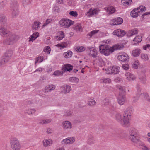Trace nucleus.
<instances>
[{"mask_svg": "<svg viewBox=\"0 0 150 150\" xmlns=\"http://www.w3.org/2000/svg\"><path fill=\"white\" fill-rule=\"evenodd\" d=\"M72 55V53L71 51H68L67 52H64L63 54L64 57L67 58L71 57Z\"/></svg>", "mask_w": 150, "mask_h": 150, "instance_id": "4c0bfd02", "label": "nucleus"}, {"mask_svg": "<svg viewBox=\"0 0 150 150\" xmlns=\"http://www.w3.org/2000/svg\"><path fill=\"white\" fill-rule=\"evenodd\" d=\"M7 21V19L5 15L3 14H0V23L1 24H4Z\"/></svg>", "mask_w": 150, "mask_h": 150, "instance_id": "7c9ffc66", "label": "nucleus"}, {"mask_svg": "<svg viewBox=\"0 0 150 150\" xmlns=\"http://www.w3.org/2000/svg\"><path fill=\"white\" fill-rule=\"evenodd\" d=\"M74 21L68 19H62L59 22L60 25L64 28H68L74 24Z\"/></svg>", "mask_w": 150, "mask_h": 150, "instance_id": "6e6552de", "label": "nucleus"}, {"mask_svg": "<svg viewBox=\"0 0 150 150\" xmlns=\"http://www.w3.org/2000/svg\"><path fill=\"white\" fill-rule=\"evenodd\" d=\"M7 4L6 1H4L0 2V10L6 6Z\"/></svg>", "mask_w": 150, "mask_h": 150, "instance_id": "de8ad7c7", "label": "nucleus"}, {"mask_svg": "<svg viewBox=\"0 0 150 150\" xmlns=\"http://www.w3.org/2000/svg\"><path fill=\"white\" fill-rule=\"evenodd\" d=\"M75 141L74 137H70L64 139L61 142L62 144H72Z\"/></svg>", "mask_w": 150, "mask_h": 150, "instance_id": "2eb2a0df", "label": "nucleus"}, {"mask_svg": "<svg viewBox=\"0 0 150 150\" xmlns=\"http://www.w3.org/2000/svg\"><path fill=\"white\" fill-rule=\"evenodd\" d=\"M68 44L66 42H62L61 44H58L56 45L57 47H60L62 48H65L67 46Z\"/></svg>", "mask_w": 150, "mask_h": 150, "instance_id": "a18cd8bd", "label": "nucleus"}, {"mask_svg": "<svg viewBox=\"0 0 150 150\" xmlns=\"http://www.w3.org/2000/svg\"><path fill=\"white\" fill-rule=\"evenodd\" d=\"M63 72H62L60 71L57 70L54 72L53 75L57 76H59L61 75L62 74Z\"/></svg>", "mask_w": 150, "mask_h": 150, "instance_id": "603ef678", "label": "nucleus"}, {"mask_svg": "<svg viewBox=\"0 0 150 150\" xmlns=\"http://www.w3.org/2000/svg\"><path fill=\"white\" fill-rule=\"evenodd\" d=\"M146 9V8L142 6H139V7L134 8L131 12V16L133 18L137 17L139 16Z\"/></svg>", "mask_w": 150, "mask_h": 150, "instance_id": "20e7f679", "label": "nucleus"}, {"mask_svg": "<svg viewBox=\"0 0 150 150\" xmlns=\"http://www.w3.org/2000/svg\"><path fill=\"white\" fill-rule=\"evenodd\" d=\"M105 9L107 12L110 14L114 13L115 11V8L112 6L106 7L105 8Z\"/></svg>", "mask_w": 150, "mask_h": 150, "instance_id": "bb28decb", "label": "nucleus"}, {"mask_svg": "<svg viewBox=\"0 0 150 150\" xmlns=\"http://www.w3.org/2000/svg\"><path fill=\"white\" fill-rule=\"evenodd\" d=\"M61 91L64 94L69 93L71 91V87L69 85H64L60 87Z\"/></svg>", "mask_w": 150, "mask_h": 150, "instance_id": "ddd939ff", "label": "nucleus"}, {"mask_svg": "<svg viewBox=\"0 0 150 150\" xmlns=\"http://www.w3.org/2000/svg\"><path fill=\"white\" fill-rule=\"evenodd\" d=\"M18 5L16 0H11L10 3V8H18Z\"/></svg>", "mask_w": 150, "mask_h": 150, "instance_id": "cd10ccee", "label": "nucleus"}, {"mask_svg": "<svg viewBox=\"0 0 150 150\" xmlns=\"http://www.w3.org/2000/svg\"><path fill=\"white\" fill-rule=\"evenodd\" d=\"M30 0H23L22 3L23 6H25L28 4Z\"/></svg>", "mask_w": 150, "mask_h": 150, "instance_id": "bf43d9fd", "label": "nucleus"}, {"mask_svg": "<svg viewBox=\"0 0 150 150\" xmlns=\"http://www.w3.org/2000/svg\"><path fill=\"white\" fill-rule=\"evenodd\" d=\"M140 81L142 83L144 84L146 82V76L144 74L139 76V78Z\"/></svg>", "mask_w": 150, "mask_h": 150, "instance_id": "c9c22d12", "label": "nucleus"}, {"mask_svg": "<svg viewBox=\"0 0 150 150\" xmlns=\"http://www.w3.org/2000/svg\"><path fill=\"white\" fill-rule=\"evenodd\" d=\"M52 21V20L51 19H47L45 22L44 23L43 25H42V28L46 26L48 24L50 23Z\"/></svg>", "mask_w": 150, "mask_h": 150, "instance_id": "8fccbe9b", "label": "nucleus"}, {"mask_svg": "<svg viewBox=\"0 0 150 150\" xmlns=\"http://www.w3.org/2000/svg\"><path fill=\"white\" fill-rule=\"evenodd\" d=\"M120 67L117 66H114L108 68L110 71L109 73L111 74H118L119 72Z\"/></svg>", "mask_w": 150, "mask_h": 150, "instance_id": "4468645a", "label": "nucleus"}, {"mask_svg": "<svg viewBox=\"0 0 150 150\" xmlns=\"http://www.w3.org/2000/svg\"><path fill=\"white\" fill-rule=\"evenodd\" d=\"M132 114V110L129 108H127L125 111L123 116L125 119L126 124H127L128 126L130 125V121L131 120V116Z\"/></svg>", "mask_w": 150, "mask_h": 150, "instance_id": "39448f33", "label": "nucleus"}, {"mask_svg": "<svg viewBox=\"0 0 150 150\" xmlns=\"http://www.w3.org/2000/svg\"><path fill=\"white\" fill-rule=\"evenodd\" d=\"M36 111V110L34 109L29 108L26 110V112L29 115L34 114Z\"/></svg>", "mask_w": 150, "mask_h": 150, "instance_id": "79ce46f5", "label": "nucleus"}, {"mask_svg": "<svg viewBox=\"0 0 150 150\" xmlns=\"http://www.w3.org/2000/svg\"><path fill=\"white\" fill-rule=\"evenodd\" d=\"M122 1L125 5H129L132 3V0H122Z\"/></svg>", "mask_w": 150, "mask_h": 150, "instance_id": "49530a36", "label": "nucleus"}, {"mask_svg": "<svg viewBox=\"0 0 150 150\" xmlns=\"http://www.w3.org/2000/svg\"><path fill=\"white\" fill-rule=\"evenodd\" d=\"M115 117L116 120L123 126L127 127H129L127 124H126V122L125 121L124 118L122 119V116L120 114L116 113Z\"/></svg>", "mask_w": 150, "mask_h": 150, "instance_id": "1a4fd4ad", "label": "nucleus"}, {"mask_svg": "<svg viewBox=\"0 0 150 150\" xmlns=\"http://www.w3.org/2000/svg\"><path fill=\"white\" fill-rule=\"evenodd\" d=\"M122 67L125 70H127L129 69V66L127 64H125L122 65Z\"/></svg>", "mask_w": 150, "mask_h": 150, "instance_id": "69168bd1", "label": "nucleus"}, {"mask_svg": "<svg viewBox=\"0 0 150 150\" xmlns=\"http://www.w3.org/2000/svg\"><path fill=\"white\" fill-rule=\"evenodd\" d=\"M98 30H95L92 31L88 33L87 35V37L89 36L90 38L93 35L98 33Z\"/></svg>", "mask_w": 150, "mask_h": 150, "instance_id": "37998d69", "label": "nucleus"}, {"mask_svg": "<svg viewBox=\"0 0 150 150\" xmlns=\"http://www.w3.org/2000/svg\"><path fill=\"white\" fill-rule=\"evenodd\" d=\"M103 105L112 108L114 109L116 107L115 103L114 100L112 99L109 98H107L103 100Z\"/></svg>", "mask_w": 150, "mask_h": 150, "instance_id": "0eeeda50", "label": "nucleus"}, {"mask_svg": "<svg viewBox=\"0 0 150 150\" xmlns=\"http://www.w3.org/2000/svg\"><path fill=\"white\" fill-rule=\"evenodd\" d=\"M118 103L120 105H123L125 100V96H118L117 98Z\"/></svg>", "mask_w": 150, "mask_h": 150, "instance_id": "5701e85b", "label": "nucleus"}, {"mask_svg": "<svg viewBox=\"0 0 150 150\" xmlns=\"http://www.w3.org/2000/svg\"><path fill=\"white\" fill-rule=\"evenodd\" d=\"M137 135H130V138L133 142L137 143L139 141L138 137L137 136Z\"/></svg>", "mask_w": 150, "mask_h": 150, "instance_id": "c756f323", "label": "nucleus"}, {"mask_svg": "<svg viewBox=\"0 0 150 150\" xmlns=\"http://www.w3.org/2000/svg\"><path fill=\"white\" fill-rule=\"evenodd\" d=\"M139 94H136V96H134L133 98V102L135 103L139 100L140 96Z\"/></svg>", "mask_w": 150, "mask_h": 150, "instance_id": "864d4df0", "label": "nucleus"}, {"mask_svg": "<svg viewBox=\"0 0 150 150\" xmlns=\"http://www.w3.org/2000/svg\"><path fill=\"white\" fill-rule=\"evenodd\" d=\"M139 65V63L138 60L134 62L132 64V67L134 69H137L138 66Z\"/></svg>", "mask_w": 150, "mask_h": 150, "instance_id": "a19ab883", "label": "nucleus"}, {"mask_svg": "<svg viewBox=\"0 0 150 150\" xmlns=\"http://www.w3.org/2000/svg\"><path fill=\"white\" fill-rule=\"evenodd\" d=\"M13 54V51L11 50H7L2 57L0 61L1 65H4L11 59Z\"/></svg>", "mask_w": 150, "mask_h": 150, "instance_id": "7ed1b4c3", "label": "nucleus"}, {"mask_svg": "<svg viewBox=\"0 0 150 150\" xmlns=\"http://www.w3.org/2000/svg\"><path fill=\"white\" fill-rule=\"evenodd\" d=\"M126 79L129 81H132L135 79V77L129 72L125 74Z\"/></svg>", "mask_w": 150, "mask_h": 150, "instance_id": "393cba45", "label": "nucleus"}, {"mask_svg": "<svg viewBox=\"0 0 150 150\" xmlns=\"http://www.w3.org/2000/svg\"><path fill=\"white\" fill-rule=\"evenodd\" d=\"M64 33L63 31H61L58 33V35L55 37V38L58 40H62L64 37Z\"/></svg>", "mask_w": 150, "mask_h": 150, "instance_id": "f704fd0d", "label": "nucleus"}, {"mask_svg": "<svg viewBox=\"0 0 150 150\" xmlns=\"http://www.w3.org/2000/svg\"><path fill=\"white\" fill-rule=\"evenodd\" d=\"M43 59V57H38L36 59V60L35 62V64H36L37 63L41 62L42 61Z\"/></svg>", "mask_w": 150, "mask_h": 150, "instance_id": "6e6d98bb", "label": "nucleus"}, {"mask_svg": "<svg viewBox=\"0 0 150 150\" xmlns=\"http://www.w3.org/2000/svg\"><path fill=\"white\" fill-rule=\"evenodd\" d=\"M124 46L118 44L110 47L106 45H101L99 47V50L100 53L105 56H108L112 53L115 50H120L123 49Z\"/></svg>", "mask_w": 150, "mask_h": 150, "instance_id": "f03ea898", "label": "nucleus"}, {"mask_svg": "<svg viewBox=\"0 0 150 150\" xmlns=\"http://www.w3.org/2000/svg\"><path fill=\"white\" fill-rule=\"evenodd\" d=\"M11 13L13 18H15L18 14V8H10Z\"/></svg>", "mask_w": 150, "mask_h": 150, "instance_id": "aec40b11", "label": "nucleus"}, {"mask_svg": "<svg viewBox=\"0 0 150 150\" xmlns=\"http://www.w3.org/2000/svg\"><path fill=\"white\" fill-rule=\"evenodd\" d=\"M132 54L134 57H138L139 56L141 53V50L140 49L137 48L134 49L132 51Z\"/></svg>", "mask_w": 150, "mask_h": 150, "instance_id": "72a5a7b5", "label": "nucleus"}, {"mask_svg": "<svg viewBox=\"0 0 150 150\" xmlns=\"http://www.w3.org/2000/svg\"><path fill=\"white\" fill-rule=\"evenodd\" d=\"M51 122V119H47L43 120H42V124H47L50 123Z\"/></svg>", "mask_w": 150, "mask_h": 150, "instance_id": "052dcab7", "label": "nucleus"}, {"mask_svg": "<svg viewBox=\"0 0 150 150\" xmlns=\"http://www.w3.org/2000/svg\"><path fill=\"white\" fill-rule=\"evenodd\" d=\"M136 89L138 92L137 94H139L140 95L142 94L141 93V89L140 88V86L139 85H137L136 86Z\"/></svg>", "mask_w": 150, "mask_h": 150, "instance_id": "680f3d73", "label": "nucleus"}, {"mask_svg": "<svg viewBox=\"0 0 150 150\" xmlns=\"http://www.w3.org/2000/svg\"><path fill=\"white\" fill-rule=\"evenodd\" d=\"M94 138L91 136L89 137L88 140V143L89 144H91L93 143Z\"/></svg>", "mask_w": 150, "mask_h": 150, "instance_id": "09e8293b", "label": "nucleus"}, {"mask_svg": "<svg viewBox=\"0 0 150 150\" xmlns=\"http://www.w3.org/2000/svg\"><path fill=\"white\" fill-rule=\"evenodd\" d=\"M74 30L76 32H82V27L80 24L75 25L74 27Z\"/></svg>", "mask_w": 150, "mask_h": 150, "instance_id": "2f4dec72", "label": "nucleus"}, {"mask_svg": "<svg viewBox=\"0 0 150 150\" xmlns=\"http://www.w3.org/2000/svg\"><path fill=\"white\" fill-rule=\"evenodd\" d=\"M123 22V19L120 17H118L112 21V24L113 25L122 24Z\"/></svg>", "mask_w": 150, "mask_h": 150, "instance_id": "6ab92c4d", "label": "nucleus"}, {"mask_svg": "<svg viewBox=\"0 0 150 150\" xmlns=\"http://www.w3.org/2000/svg\"><path fill=\"white\" fill-rule=\"evenodd\" d=\"M63 128L65 130H70L72 128L71 123L68 121H65L62 123Z\"/></svg>", "mask_w": 150, "mask_h": 150, "instance_id": "f8f14e48", "label": "nucleus"}, {"mask_svg": "<svg viewBox=\"0 0 150 150\" xmlns=\"http://www.w3.org/2000/svg\"><path fill=\"white\" fill-rule=\"evenodd\" d=\"M112 135L114 137H118L119 135L117 132L115 131L113 132Z\"/></svg>", "mask_w": 150, "mask_h": 150, "instance_id": "338daca9", "label": "nucleus"}, {"mask_svg": "<svg viewBox=\"0 0 150 150\" xmlns=\"http://www.w3.org/2000/svg\"><path fill=\"white\" fill-rule=\"evenodd\" d=\"M117 58L119 60L122 62H127L128 61L129 57L128 55L126 53L118 55Z\"/></svg>", "mask_w": 150, "mask_h": 150, "instance_id": "9d476101", "label": "nucleus"}, {"mask_svg": "<svg viewBox=\"0 0 150 150\" xmlns=\"http://www.w3.org/2000/svg\"><path fill=\"white\" fill-rule=\"evenodd\" d=\"M142 40V36L139 35L136 36L133 39V41L135 45H137Z\"/></svg>", "mask_w": 150, "mask_h": 150, "instance_id": "473e14b6", "label": "nucleus"}, {"mask_svg": "<svg viewBox=\"0 0 150 150\" xmlns=\"http://www.w3.org/2000/svg\"><path fill=\"white\" fill-rule=\"evenodd\" d=\"M100 82L105 84H109L111 83V79L108 78H102L100 80Z\"/></svg>", "mask_w": 150, "mask_h": 150, "instance_id": "a878e982", "label": "nucleus"}, {"mask_svg": "<svg viewBox=\"0 0 150 150\" xmlns=\"http://www.w3.org/2000/svg\"><path fill=\"white\" fill-rule=\"evenodd\" d=\"M130 135H137L138 133V130L134 128H130L129 131Z\"/></svg>", "mask_w": 150, "mask_h": 150, "instance_id": "e433bc0d", "label": "nucleus"}, {"mask_svg": "<svg viewBox=\"0 0 150 150\" xmlns=\"http://www.w3.org/2000/svg\"><path fill=\"white\" fill-rule=\"evenodd\" d=\"M73 67L70 64H66L64 65L62 68V70L64 71H70L72 69Z\"/></svg>", "mask_w": 150, "mask_h": 150, "instance_id": "4be33fe9", "label": "nucleus"}, {"mask_svg": "<svg viewBox=\"0 0 150 150\" xmlns=\"http://www.w3.org/2000/svg\"><path fill=\"white\" fill-rule=\"evenodd\" d=\"M69 81L72 83H78L79 81V79L76 77H72L69 79Z\"/></svg>", "mask_w": 150, "mask_h": 150, "instance_id": "58836bf2", "label": "nucleus"}, {"mask_svg": "<svg viewBox=\"0 0 150 150\" xmlns=\"http://www.w3.org/2000/svg\"><path fill=\"white\" fill-rule=\"evenodd\" d=\"M76 51H77V52H82L83 51L85 50V48L81 46L80 47H77L76 48Z\"/></svg>", "mask_w": 150, "mask_h": 150, "instance_id": "3c124183", "label": "nucleus"}, {"mask_svg": "<svg viewBox=\"0 0 150 150\" xmlns=\"http://www.w3.org/2000/svg\"><path fill=\"white\" fill-rule=\"evenodd\" d=\"M69 14L71 16L74 17H76L78 16L77 13L76 11H71L70 12Z\"/></svg>", "mask_w": 150, "mask_h": 150, "instance_id": "5fc2aeb1", "label": "nucleus"}, {"mask_svg": "<svg viewBox=\"0 0 150 150\" xmlns=\"http://www.w3.org/2000/svg\"><path fill=\"white\" fill-rule=\"evenodd\" d=\"M11 147L13 150H19L21 145L19 141L16 138L11 139L10 141Z\"/></svg>", "mask_w": 150, "mask_h": 150, "instance_id": "423d86ee", "label": "nucleus"}, {"mask_svg": "<svg viewBox=\"0 0 150 150\" xmlns=\"http://www.w3.org/2000/svg\"><path fill=\"white\" fill-rule=\"evenodd\" d=\"M0 33L2 36L8 37L3 41V43L4 44L12 45L19 39L18 35L8 31L4 27H1L0 28Z\"/></svg>", "mask_w": 150, "mask_h": 150, "instance_id": "f257e3e1", "label": "nucleus"}, {"mask_svg": "<svg viewBox=\"0 0 150 150\" xmlns=\"http://www.w3.org/2000/svg\"><path fill=\"white\" fill-rule=\"evenodd\" d=\"M43 142L44 146L45 147L48 146L50 144V142L48 140H44Z\"/></svg>", "mask_w": 150, "mask_h": 150, "instance_id": "4d7b16f0", "label": "nucleus"}, {"mask_svg": "<svg viewBox=\"0 0 150 150\" xmlns=\"http://www.w3.org/2000/svg\"><path fill=\"white\" fill-rule=\"evenodd\" d=\"M90 52L89 55L94 58H96L97 55V50L93 47H88Z\"/></svg>", "mask_w": 150, "mask_h": 150, "instance_id": "f3484780", "label": "nucleus"}, {"mask_svg": "<svg viewBox=\"0 0 150 150\" xmlns=\"http://www.w3.org/2000/svg\"><path fill=\"white\" fill-rule=\"evenodd\" d=\"M100 10L98 9L91 8L89 11L87 13L86 16L88 17H91L95 14H98Z\"/></svg>", "mask_w": 150, "mask_h": 150, "instance_id": "9b49d317", "label": "nucleus"}, {"mask_svg": "<svg viewBox=\"0 0 150 150\" xmlns=\"http://www.w3.org/2000/svg\"><path fill=\"white\" fill-rule=\"evenodd\" d=\"M138 33V30L137 28H135L129 31L127 33V36L128 37L132 36L134 35L137 34Z\"/></svg>", "mask_w": 150, "mask_h": 150, "instance_id": "412c9836", "label": "nucleus"}, {"mask_svg": "<svg viewBox=\"0 0 150 150\" xmlns=\"http://www.w3.org/2000/svg\"><path fill=\"white\" fill-rule=\"evenodd\" d=\"M40 24H41V23L40 22L37 21H34L32 25L33 29L34 30H38L39 28H40Z\"/></svg>", "mask_w": 150, "mask_h": 150, "instance_id": "b1692460", "label": "nucleus"}, {"mask_svg": "<svg viewBox=\"0 0 150 150\" xmlns=\"http://www.w3.org/2000/svg\"><path fill=\"white\" fill-rule=\"evenodd\" d=\"M118 88L119 90V96H125V90L124 87L118 86Z\"/></svg>", "mask_w": 150, "mask_h": 150, "instance_id": "c85d7f7f", "label": "nucleus"}, {"mask_svg": "<svg viewBox=\"0 0 150 150\" xmlns=\"http://www.w3.org/2000/svg\"><path fill=\"white\" fill-rule=\"evenodd\" d=\"M114 35H116L118 37H122L125 34V31L120 29H118L115 30L113 33Z\"/></svg>", "mask_w": 150, "mask_h": 150, "instance_id": "dca6fc26", "label": "nucleus"}, {"mask_svg": "<svg viewBox=\"0 0 150 150\" xmlns=\"http://www.w3.org/2000/svg\"><path fill=\"white\" fill-rule=\"evenodd\" d=\"M50 50L51 49L50 47L47 46L45 47V48L44 50V51L45 52H46L48 54H49L50 53Z\"/></svg>", "mask_w": 150, "mask_h": 150, "instance_id": "13d9d810", "label": "nucleus"}, {"mask_svg": "<svg viewBox=\"0 0 150 150\" xmlns=\"http://www.w3.org/2000/svg\"><path fill=\"white\" fill-rule=\"evenodd\" d=\"M144 98L147 100H148V99H149L150 98L148 94L147 93H145L144 94Z\"/></svg>", "mask_w": 150, "mask_h": 150, "instance_id": "774afa93", "label": "nucleus"}, {"mask_svg": "<svg viewBox=\"0 0 150 150\" xmlns=\"http://www.w3.org/2000/svg\"><path fill=\"white\" fill-rule=\"evenodd\" d=\"M141 58L144 61H147L149 59V57L148 55L144 53L142 54Z\"/></svg>", "mask_w": 150, "mask_h": 150, "instance_id": "c03bdc74", "label": "nucleus"}, {"mask_svg": "<svg viewBox=\"0 0 150 150\" xmlns=\"http://www.w3.org/2000/svg\"><path fill=\"white\" fill-rule=\"evenodd\" d=\"M34 35V34H32L31 35L29 40V42L33 41L37 38V36L35 38L33 36Z\"/></svg>", "mask_w": 150, "mask_h": 150, "instance_id": "0e129e2a", "label": "nucleus"}, {"mask_svg": "<svg viewBox=\"0 0 150 150\" xmlns=\"http://www.w3.org/2000/svg\"><path fill=\"white\" fill-rule=\"evenodd\" d=\"M55 88V86L53 84H50L47 85L44 88V92H51L52 91L54 90Z\"/></svg>", "mask_w": 150, "mask_h": 150, "instance_id": "a211bd4d", "label": "nucleus"}, {"mask_svg": "<svg viewBox=\"0 0 150 150\" xmlns=\"http://www.w3.org/2000/svg\"><path fill=\"white\" fill-rule=\"evenodd\" d=\"M88 104L89 106H93L96 104V102L93 99L91 98L88 100Z\"/></svg>", "mask_w": 150, "mask_h": 150, "instance_id": "ea45409f", "label": "nucleus"}, {"mask_svg": "<svg viewBox=\"0 0 150 150\" xmlns=\"http://www.w3.org/2000/svg\"><path fill=\"white\" fill-rule=\"evenodd\" d=\"M72 114L71 112L69 111H66L65 112V115L67 116H71Z\"/></svg>", "mask_w": 150, "mask_h": 150, "instance_id": "e2e57ef3", "label": "nucleus"}]
</instances>
